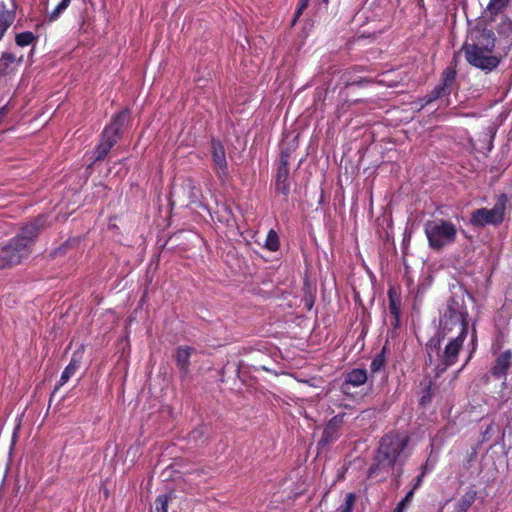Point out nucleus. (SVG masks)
Wrapping results in <instances>:
<instances>
[{"instance_id":"1","label":"nucleus","mask_w":512,"mask_h":512,"mask_svg":"<svg viewBox=\"0 0 512 512\" xmlns=\"http://www.w3.org/2000/svg\"><path fill=\"white\" fill-rule=\"evenodd\" d=\"M409 438L406 435L391 433L381 441L375 457V464L369 469V477L388 474L396 465L402 466L407 459L406 448Z\"/></svg>"},{"instance_id":"2","label":"nucleus","mask_w":512,"mask_h":512,"mask_svg":"<svg viewBox=\"0 0 512 512\" xmlns=\"http://www.w3.org/2000/svg\"><path fill=\"white\" fill-rule=\"evenodd\" d=\"M43 223L44 221L39 218L35 222L25 225L19 234L1 249L0 268L18 264L30 254L31 247Z\"/></svg>"},{"instance_id":"3","label":"nucleus","mask_w":512,"mask_h":512,"mask_svg":"<svg viewBox=\"0 0 512 512\" xmlns=\"http://www.w3.org/2000/svg\"><path fill=\"white\" fill-rule=\"evenodd\" d=\"M438 339H431L427 344L429 363L435 366L438 373L444 372L448 367L454 365L458 360V355L463 347L464 341L468 336L466 332H457L456 336L447 338L444 347L441 343L445 340L439 333Z\"/></svg>"},{"instance_id":"4","label":"nucleus","mask_w":512,"mask_h":512,"mask_svg":"<svg viewBox=\"0 0 512 512\" xmlns=\"http://www.w3.org/2000/svg\"><path fill=\"white\" fill-rule=\"evenodd\" d=\"M469 313L464 303V297L455 295L451 297L446 304V309L440 318V334L446 338L449 332L454 329L457 332L468 333Z\"/></svg>"},{"instance_id":"5","label":"nucleus","mask_w":512,"mask_h":512,"mask_svg":"<svg viewBox=\"0 0 512 512\" xmlns=\"http://www.w3.org/2000/svg\"><path fill=\"white\" fill-rule=\"evenodd\" d=\"M424 233L432 250L440 251L455 243L458 229L450 220L433 218L424 224Z\"/></svg>"},{"instance_id":"6","label":"nucleus","mask_w":512,"mask_h":512,"mask_svg":"<svg viewBox=\"0 0 512 512\" xmlns=\"http://www.w3.org/2000/svg\"><path fill=\"white\" fill-rule=\"evenodd\" d=\"M495 34L492 30L484 26H475L470 29L467 39L464 43V48L469 49V58L474 59V52L477 48L484 49L485 51H493L495 47Z\"/></svg>"},{"instance_id":"7","label":"nucleus","mask_w":512,"mask_h":512,"mask_svg":"<svg viewBox=\"0 0 512 512\" xmlns=\"http://www.w3.org/2000/svg\"><path fill=\"white\" fill-rule=\"evenodd\" d=\"M504 212V202H498L492 209L481 208L474 211L470 223L474 226L497 225L503 221Z\"/></svg>"},{"instance_id":"8","label":"nucleus","mask_w":512,"mask_h":512,"mask_svg":"<svg viewBox=\"0 0 512 512\" xmlns=\"http://www.w3.org/2000/svg\"><path fill=\"white\" fill-rule=\"evenodd\" d=\"M462 50L467 62L476 68L491 71L499 65L500 60L493 55V51H485L484 49L477 48L474 52L475 61H472V59L469 58V49L463 46Z\"/></svg>"},{"instance_id":"9","label":"nucleus","mask_w":512,"mask_h":512,"mask_svg":"<svg viewBox=\"0 0 512 512\" xmlns=\"http://www.w3.org/2000/svg\"><path fill=\"white\" fill-rule=\"evenodd\" d=\"M129 118V111L123 110L113 116L111 123L105 127L102 133V139L105 142H111L114 146L120 138L121 130Z\"/></svg>"},{"instance_id":"10","label":"nucleus","mask_w":512,"mask_h":512,"mask_svg":"<svg viewBox=\"0 0 512 512\" xmlns=\"http://www.w3.org/2000/svg\"><path fill=\"white\" fill-rule=\"evenodd\" d=\"M456 71L453 68H446L442 73L441 84L436 86L428 95L427 102H432L442 96L449 95L452 85L455 82Z\"/></svg>"},{"instance_id":"11","label":"nucleus","mask_w":512,"mask_h":512,"mask_svg":"<svg viewBox=\"0 0 512 512\" xmlns=\"http://www.w3.org/2000/svg\"><path fill=\"white\" fill-rule=\"evenodd\" d=\"M23 55L17 56L12 52H4L0 56V75L5 80L11 79L21 66Z\"/></svg>"},{"instance_id":"12","label":"nucleus","mask_w":512,"mask_h":512,"mask_svg":"<svg viewBox=\"0 0 512 512\" xmlns=\"http://www.w3.org/2000/svg\"><path fill=\"white\" fill-rule=\"evenodd\" d=\"M367 371L365 369L356 368L349 371L345 375V380L341 385V391L343 394L350 396V387H359L366 383Z\"/></svg>"},{"instance_id":"13","label":"nucleus","mask_w":512,"mask_h":512,"mask_svg":"<svg viewBox=\"0 0 512 512\" xmlns=\"http://www.w3.org/2000/svg\"><path fill=\"white\" fill-rule=\"evenodd\" d=\"M344 414H339L330 419L324 428L321 439L319 440V445L325 446L339 437V428L343 423Z\"/></svg>"},{"instance_id":"14","label":"nucleus","mask_w":512,"mask_h":512,"mask_svg":"<svg viewBox=\"0 0 512 512\" xmlns=\"http://www.w3.org/2000/svg\"><path fill=\"white\" fill-rule=\"evenodd\" d=\"M212 158L220 177L227 175V161L224 146L216 140L212 141Z\"/></svg>"},{"instance_id":"15","label":"nucleus","mask_w":512,"mask_h":512,"mask_svg":"<svg viewBox=\"0 0 512 512\" xmlns=\"http://www.w3.org/2000/svg\"><path fill=\"white\" fill-rule=\"evenodd\" d=\"M82 360V351H77L73 353L69 364L65 367L64 371L61 374V377L55 387V390L59 389L61 386L66 384L69 379L75 374V372L79 369Z\"/></svg>"},{"instance_id":"16","label":"nucleus","mask_w":512,"mask_h":512,"mask_svg":"<svg viewBox=\"0 0 512 512\" xmlns=\"http://www.w3.org/2000/svg\"><path fill=\"white\" fill-rule=\"evenodd\" d=\"M512 352L510 350L502 352L495 361L492 368V374L495 377H505L511 366Z\"/></svg>"},{"instance_id":"17","label":"nucleus","mask_w":512,"mask_h":512,"mask_svg":"<svg viewBox=\"0 0 512 512\" xmlns=\"http://www.w3.org/2000/svg\"><path fill=\"white\" fill-rule=\"evenodd\" d=\"M194 349L189 346H180L176 350V364L183 375L188 373L189 359Z\"/></svg>"},{"instance_id":"18","label":"nucleus","mask_w":512,"mask_h":512,"mask_svg":"<svg viewBox=\"0 0 512 512\" xmlns=\"http://www.w3.org/2000/svg\"><path fill=\"white\" fill-rule=\"evenodd\" d=\"M15 19V12L7 9L2 2H0V28L7 31Z\"/></svg>"},{"instance_id":"19","label":"nucleus","mask_w":512,"mask_h":512,"mask_svg":"<svg viewBox=\"0 0 512 512\" xmlns=\"http://www.w3.org/2000/svg\"><path fill=\"white\" fill-rule=\"evenodd\" d=\"M476 498V492L471 490L466 492L457 502V512H466L468 508L474 503Z\"/></svg>"},{"instance_id":"20","label":"nucleus","mask_w":512,"mask_h":512,"mask_svg":"<svg viewBox=\"0 0 512 512\" xmlns=\"http://www.w3.org/2000/svg\"><path fill=\"white\" fill-rule=\"evenodd\" d=\"M37 40L38 37L30 31L21 32L16 34L15 36V42L20 47H25L34 44Z\"/></svg>"},{"instance_id":"21","label":"nucleus","mask_w":512,"mask_h":512,"mask_svg":"<svg viewBox=\"0 0 512 512\" xmlns=\"http://www.w3.org/2000/svg\"><path fill=\"white\" fill-rule=\"evenodd\" d=\"M71 0H61V2L47 16L48 22L56 21L60 15L68 8Z\"/></svg>"},{"instance_id":"22","label":"nucleus","mask_w":512,"mask_h":512,"mask_svg":"<svg viewBox=\"0 0 512 512\" xmlns=\"http://www.w3.org/2000/svg\"><path fill=\"white\" fill-rule=\"evenodd\" d=\"M112 147L113 145L111 144V142H105L101 140V142L96 146L94 150L95 161L104 159Z\"/></svg>"},{"instance_id":"23","label":"nucleus","mask_w":512,"mask_h":512,"mask_svg":"<svg viewBox=\"0 0 512 512\" xmlns=\"http://www.w3.org/2000/svg\"><path fill=\"white\" fill-rule=\"evenodd\" d=\"M276 190L284 195L289 193L290 186L287 183V171H284L283 173L279 171L276 182Z\"/></svg>"},{"instance_id":"24","label":"nucleus","mask_w":512,"mask_h":512,"mask_svg":"<svg viewBox=\"0 0 512 512\" xmlns=\"http://www.w3.org/2000/svg\"><path fill=\"white\" fill-rule=\"evenodd\" d=\"M265 247L270 251H277L279 249V237L276 231L270 230L267 234Z\"/></svg>"},{"instance_id":"25","label":"nucleus","mask_w":512,"mask_h":512,"mask_svg":"<svg viewBox=\"0 0 512 512\" xmlns=\"http://www.w3.org/2000/svg\"><path fill=\"white\" fill-rule=\"evenodd\" d=\"M385 363H386V358H385L384 349H383L379 354H377L372 359L370 369L373 373L379 372L384 368Z\"/></svg>"},{"instance_id":"26","label":"nucleus","mask_w":512,"mask_h":512,"mask_svg":"<svg viewBox=\"0 0 512 512\" xmlns=\"http://www.w3.org/2000/svg\"><path fill=\"white\" fill-rule=\"evenodd\" d=\"M356 501V495L354 493H347L345 501L339 506L337 512H352Z\"/></svg>"},{"instance_id":"27","label":"nucleus","mask_w":512,"mask_h":512,"mask_svg":"<svg viewBox=\"0 0 512 512\" xmlns=\"http://www.w3.org/2000/svg\"><path fill=\"white\" fill-rule=\"evenodd\" d=\"M389 311L395 318V325H398L400 319V307L397 301L393 298L392 290L389 291Z\"/></svg>"},{"instance_id":"28","label":"nucleus","mask_w":512,"mask_h":512,"mask_svg":"<svg viewBox=\"0 0 512 512\" xmlns=\"http://www.w3.org/2000/svg\"><path fill=\"white\" fill-rule=\"evenodd\" d=\"M169 500H170V496H168L166 494L159 495L155 500L156 512H168Z\"/></svg>"},{"instance_id":"29","label":"nucleus","mask_w":512,"mask_h":512,"mask_svg":"<svg viewBox=\"0 0 512 512\" xmlns=\"http://www.w3.org/2000/svg\"><path fill=\"white\" fill-rule=\"evenodd\" d=\"M508 0H490L488 4V10L491 13H497L507 4Z\"/></svg>"},{"instance_id":"30","label":"nucleus","mask_w":512,"mask_h":512,"mask_svg":"<svg viewBox=\"0 0 512 512\" xmlns=\"http://www.w3.org/2000/svg\"><path fill=\"white\" fill-rule=\"evenodd\" d=\"M414 496V489H411L405 497L397 504V507L405 512L408 506L411 504Z\"/></svg>"},{"instance_id":"31","label":"nucleus","mask_w":512,"mask_h":512,"mask_svg":"<svg viewBox=\"0 0 512 512\" xmlns=\"http://www.w3.org/2000/svg\"><path fill=\"white\" fill-rule=\"evenodd\" d=\"M187 187L191 190V193H190V199L192 202H196L198 200V197H199V189L195 186V183L194 181L192 180H188L187 181Z\"/></svg>"},{"instance_id":"32","label":"nucleus","mask_w":512,"mask_h":512,"mask_svg":"<svg viewBox=\"0 0 512 512\" xmlns=\"http://www.w3.org/2000/svg\"><path fill=\"white\" fill-rule=\"evenodd\" d=\"M476 342H477V334H476V329L473 326L472 332H471V335H470V346H471V349H470V353H469V356H468V360L471 359L473 353L476 350Z\"/></svg>"},{"instance_id":"33","label":"nucleus","mask_w":512,"mask_h":512,"mask_svg":"<svg viewBox=\"0 0 512 512\" xmlns=\"http://www.w3.org/2000/svg\"><path fill=\"white\" fill-rule=\"evenodd\" d=\"M426 472H427V464L423 465L421 474L416 478V481L412 487V489H414V491L422 485L423 478H424Z\"/></svg>"},{"instance_id":"34","label":"nucleus","mask_w":512,"mask_h":512,"mask_svg":"<svg viewBox=\"0 0 512 512\" xmlns=\"http://www.w3.org/2000/svg\"><path fill=\"white\" fill-rule=\"evenodd\" d=\"M308 4H309V0H300L299 1L298 7H297V10L295 13L294 21H296V19L303 13V11L307 8Z\"/></svg>"},{"instance_id":"35","label":"nucleus","mask_w":512,"mask_h":512,"mask_svg":"<svg viewBox=\"0 0 512 512\" xmlns=\"http://www.w3.org/2000/svg\"><path fill=\"white\" fill-rule=\"evenodd\" d=\"M6 114H7V106L1 107L0 108V122L5 117Z\"/></svg>"},{"instance_id":"36","label":"nucleus","mask_w":512,"mask_h":512,"mask_svg":"<svg viewBox=\"0 0 512 512\" xmlns=\"http://www.w3.org/2000/svg\"><path fill=\"white\" fill-rule=\"evenodd\" d=\"M199 433V430H194L191 434V437L196 438V434Z\"/></svg>"},{"instance_id":"37","label":"nucleus","mask_w":512,"mask_h":512,"mask_svg":"<svg viewBox=\"0 0 512 512\" xmlns=\"http://www.w3.org/2000/svg\"><path fill=\"white\" fill-rule=\"evenodd\" d=\"M393 512H404V511L396 506Z\"/></svg>"},{"instance_id":"38","label":"nucleus","mask_w":512,"mask_h":512,"mask_svg":"<svg viewBox=\"0 0 512 512\" xmlns=\"http://www.w3.org/2000/svg\"><path fill=\"white\" fill-rule=\"evenodd\" d=\"M401 474H402V469H399V472H398V474H397V477H400V476H401Z\"/></svg>"}]
</instances>
